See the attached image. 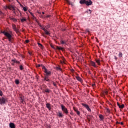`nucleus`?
<instances>
[{"label": "nucleus", "instance_id": "nucleus-1", "mask_svg": "<svg viewBox=\"0 0 128 128\" xmlns=\"http://www.w3.org/2000/svg\"><path fill=\"white\" fill-rule=\"evenodd\" d=\"M1 34H4V36H5L8 38V42H12V40H13V38L12 36V31H6V30H1L0 31Z\"/></svg>", "mask_w": 128, "mask_h": 128}, {"label": "nucleus", "instance_id": "nucleus-2", "mask_svg": "<svg viewBox=\"0 0 128 128\" xmlns=\"http://www.w3.org/2000/svg\"><path fill=\"white\" fill-rule=\"evenodd\" d=\"M42 68V70H43L44 72V74H50V72H52V71L48 70L46 66H44L43 64H41L40 66Z\"/></svg>", "mask_w": 128, "mask_h": 128}, {"label": "nucleus", "instance_id": "nucleus-3", "mask_svg": "<svg viewBox=\"0 0 128 128\" xmlns=\"http://www.w3.org/2000/svg\"><path fill=\"white\" fill-rule=\"evenodd\" d=\"M61 108L62 110V111L64 112L66 114H68V108H66L64 104L61 105Z\"/></svg>", "mask_w": 128, "mask_h": 128}, {"label": "nucleus", "instance_id": "nucleus-4", "mask_svg": "<svg viewBox=\"0 0 128 128\" xmlns=\"http://www.w3.org/2000/svg\"><path fill=\"white\" fill-rule=\"evenodd\" d=\"M6 99L4 97L2 96L0 97V104H6Z\"/></svg>", "mask_w": 128, "mask_h": 128}, {"label": "nucleus", "instance_id": "nucleus-5", "mask_svg": "<svg viewBox=\"0 0 128 128\" xmlns=\"http://www.w3.org/2000/svg\"><path fill=\"white\" fill-rule=\"evenodd\" d=\"M82 106H83L86 108L87 110H88L89 112H92V110H90V106H88V104L82 103Z\"/></svg>", "mask_w": 128, "mask_h": 128}, {"label": "nucleus", "instance_id": "nucleus-6", "mask_svg": "<svg viewBox=\"0 0 128 128\" xmlns=\"http://www.w3.org/2000/svg\"><path fill=\"white\" fill-rule=\"evenodd\" d=\"M87 6H92V2L91 0H86V4Z\"/></svg>", "mask_w": 128, "mask_h": 128}, {"label": "nucleus", "instance_id": "nucleus-7", "mask_svg": "<svg viewBox=\"0 0 128 128\" xmlns=\"http://www.w3.org/2000/svg\"><path fill=\"white\" fill-rule=\"evenodd\" d=\"M45 76L44 77V80H46V78H48V76H52V72H50L49 74H48L46 73H45Z\"/></svg>", "mask_w": 128, "mask_h": 128}, {"label": "nucleus", "instance_id": "nucleus-8", "mask_svg": "<svg viewBox=\"0 0 128 128\" xmlns=\"http://www.w3.org/2000/svg\"><path fill=\"white\" fill-rule=\"evenodd\" d=\"M41 30H42L46 34L47 36H50V33L48 32V30H46V29L45 28H41Z\"/></svg>", "mask_w": 128, "mask_h": 128}, {"label": "nucleus", "instance_id": "nucleus-9", "mask_svg": "<svg viewBox=\"0 0 128 128\" xmlns=\"http://www.w3.org/2000/svg\"><path fill=\"white\" fill-rule=\"evenodd\" d=\"M9 18L10 20H12V22H18V20H16V18H14V16H10Z\"/></svg>", "mask_w": 128, "mask_h": 128}, {"label": "nucleus", "instance_id": "nucleus-10", "mask_svg": "<svg viewBox=\"0 0 128 128\" xmlns=\"http://www.w3.org/2000/svg\"><path fill=\"white\" fill-rule=\"evenodd\" d=\"M46 107L48 108V110H52V104L50 103H47L46 104Z\"/></svg>", "mask_w": 128, "mask_h": 128}, {"label": "nucleus", "instance_id": "nucleus-11", "mask_svg": "<svg viewBox=\"0 0 128 128\" xmlns=\"http://www.w3.org/2000/svg\"><path fill=\"white\" fill-rule=\"evenodd\" d=\"M12 28L13 30H14V32H16V33H18V28H16V24H13L12 25Z\"/></svg>", "mask_w": 128, "mask_h": 128}, {"label": "nucleus", "instance_id": "nucleus-12", "mask_svg": "<svg viewBox=\"0 0 128 128\" xmlns=\"http://www.w3.org/2000/svg\"><path fill=\"white\" fill-rule=\"evenodd\" d=\"M10 128H16V124L14 122H10L9 124Z\"/></svg>", "mask_w": 128, "mask_h": 128}, {"label": "nucleus", "instance_id": "nucleus-13", "mask_svg": "<svg viewBox=\"0 0 128 128\" xmlns=\"http://www.w3.org/2000/svg\"><path fill=\"white\" fill-rule=\"evenodd\" d=\"M57 116H58V118H62L64 116L62 113L60 111L58 112L57 114Z\"/></svg>", "mask_w": 128, "mask_h": 128}, {"label": "nucleus", "instance_id": "nucleus-14", "mask_svg": "<svg viewBox=\"0 0 128 128\" xmlns=\"http://www.w3.org/2000/svg\"><path fill=\"white\" fill-rule=\"evenodd\" d=\"M76 79L77 80H78V82H82V79L80 77L78 76H76Z\"/></svg>", "mask_w": 128, "mask_h": 128}, {"label": "nucleus", "instance_id": "nucleus-15", "mask_svg": "<svg viewBox=\"0 0 128 128\" xmlns=\"http://www.w3.org/2000/svg\"><path fill=\"white\" fill-rule=\"evenodd\" d=\"M86 0H80V4H86Z\"/></svg>", "mask_w": 128, "mask_h": 128}, {"label": "nucleus", "instance_id": "nucleus-16", "mask_svg": "<svg viewBox=\"0 0 128 128\" xmlns=\"http://www.w3.org/2000/svg\"><path fill=\"white\" fill-rule=\"evenodd\" d=\"M99 118H100V122H102V120H104V116L102 114L99 115Z\"/></svg>", "mask_w": 128, "mask_h": 128}, {"label": "nucleus", "instance_id": "nucleus-17", "mask_svg": "<svg viewBox=\"0 0 128 128\" xmlns=\"http://www.w3.org/2000/svg\"><path fill=\"white\" fill-rule=\"evenodd\" d=\"M90 64L92 66H94V68H96V62H94L93 61L90 62Z\"/></svg>", "mask_w": 128, "mask_h": 128}, {"label": "nucleus", "instance_id": "nucleus-18", "mask_svg": "<svg viewBox=\"0 0 128 128\" xmlns=\"http://www.w3.org/2000/svg\"><path fill=\"white\" fill-rule=\"evenodd\" d=\"M45 92H48V94H50V92L51 90L48 88H46L45 90Z\"/></svg>", "mask_w": 128, "mask_h": 128}, {"label": "nucleus", "instance_id": "nucleus-19", "mask_svg": "<svg viewBox=\"0 0 128 128\" xmlns=\"http://www.w3.org/2000/svg\"><path fill=\"white\" fill-rule=\"evenodd\" d=\"M14 82L16 84H20V80H18V79H16L14 80Z\"/></svg>", "mask_w": 128, "mask_h": 128}, {"label": "nucleus", "instance_id": "nucleus-20", "mask_svg": "<svg viewBox=\"0 0 128 128\" xmlns=\"http://www.w3.org/2000/svg\"><path fill=\"white\" fill-rule=\"evenodd\" d=\"M67 2H68V4L72 6H74V3L70 2L69 0L67 1Z\"/></svg>", "mask_w": 128, "mask_h": 128}, {"label": "nucleus", "instance_id": "nucleus-21", "mask_svg": "<svg viewBox=\"0 0 128 128\" xmlns=\"http://www.w3.org/2000/svg\"><path fill=\"white\" fill-rule=\"evenodd\" d=\"M14 6H12V5H10L9 6H8V10H12V8H14Z\"/></svg>", "mask_w": 128, "mask_h": 128}, {"label": "nucleus", "instance_id": "nucleus-22", "mask_svg": "<svg viewBox=\"0 0 128 128\" xmlns=\"http://www.w3.org/2000/svg\"><path fill=\"white\" fill-rule=\"evenodd\" d=\"M20 21L22 22H26V18H21Z\"/></svg>", "mask_w": 128, "mask_h": 128}, {"label": "nucleus", "instance_id": "nucleus-23", "mask_svg": "<svg viewBox=\"0 0 128 128\" xmlns=\"http://www.w3.org/2000/svg\"><path fill=\"white\" fill-rule=\"evenodd\" d=\"M56 70H60V72H62V70L60 68V66L56 67Z\"/></svg>", "mask_w": 128, "mask_h": 128}, {"label": "nucleus", "instance_id": "nucleus-24", "mask_svg": "<svg viewBox=\"0 0 128 128\" xmlns=\"http://www.w3.org/2000/svg\"><path fill=\"white\" fill-rule=\"evenodd\" d=\"M118 56L119 58H122V52H120Z\"/></svg>", "mask_w": 128, "mask_h": 128}, {"label": "nucleus", "instance_id": "nucleus-25", "mask_svg": "<svg viewBox=\"0 0 128 128\" xmlns=\"http://www.w3.org/2000/svg\"><path fill=\"white\" fill-rule=\"evenodd\" d=\"M20 70H24V66H22V65L20 66Z\"/></svg>", "mask_w": 128, "mask_h": 128}, {"label": "nucleus", "instance_id": "nucleus-26", "mask_svg": "<svg viewBox=\"0 0 128 128\" xmlns=\"http://www.w3.org/2000/svg\"><path fill=\"white\" fill-rule=\"evenodd\" d=\"M60 42L61 44H66V42H64V41L62 40H61L60 41Z\"/></svg>", "mask_w": 128, "mask_h": 128}, {"label": "nucleus", "instance_id": "nucleus-27", "mask_svg": "<svg viewBox=\"0 0 128 128\" xmlns=\"http://www.w3.org/2000/svg\"><path fill=\"white\" fill-rule=\"evenodd\" d=\"M124 108V104H122L119 106V108Z\"/></svg>", "mask_w": 128, "mask_h": 128}, {"label": "nucleus", "instance_id": "nucleus-28", "mask_svg": "<svg viewBox=\"0 0 128 128\" xmlns=\"http://www.w3.org/2000/svg\"><path fill=\"white\" fill-rule=\"evenodd\" d=\"M56 48H57V50H62V47L57 46Z\"/></svg>", "mask_w": 128, "mask_h": 128}, {"label": "nucleus", "instance_id": "nucleus-29", "mask_svg": "<svg viewBox=\"0 0 128 128\" xmlns=\"http://www.w3.org/2000/svg\"><path fill=\"white\" fill-rule=\"evenodd\" d=\"M96 62L98 64H100V59L96 60Z\"/></svg>", "mask_w": 128, "mask_h": 128}, {"label": "nucleus", "instance_id": "nucleus-30", "mask_svg": "<svg viewBox=\"0 0 128 128\" xmlns=\"http://www.w3.org/2000/svg\"><path fill=\"white\" fill-rule=\"evenodd\" d=\"M46 28L48 30V28H50V24H48V25H46L45 26Z\"/></svg>", "mask_w": 128, "mask_h": 128}, {"label": "nucleus", "instance_id": "nucleus-31", "mask_svg": "<svg viewBox=\"0 0 128 128\" xmlns=\"http://www.w3.org/2000/svg\"><path fill=\"white\" fill-rule=\"evenodd\" d=\"M11 62H14V64L16 63V59L14 58V59H12L11 60Z\"/></svg>", "mask_w": 128, "mask_h": 128}, {"label": "nucleus", "instance_id": "nucleus-32", "mask_svg": "<svg viewBox=\"0 0 128 128\" xmlns=\"http://www.w3.org/2000/svg\"><path fill=\"white\" fill-rule=\"evenodd\" d=\"M52 82L54 86H55L56 88L58 87V86H56V82H54L52 81Z\"/></svg>", "mask_w": 128, "mask_h": 128}, {"label": "nucleus", "instance_id": "nucleus-33", "mask_svg": "<svg viewBox=\"0 0 128 128\" xmlns=\"http://www.w3.org/2000/svg\"><path fill=\"white\" fill-rule=\"evenodd\" d=\"M3 94H4L2 93V91L0 89V96H2Z\"/></svg>", "mask_w": 128, "mask_h": 128}, {"label": "nucleus", "instance_id": "nucleus-34", "mask_svg": "<svg viewBox=\"0 0 128 128\" xmlns=\"http://www.w3.org/2000/svg\"><path fill=\"white\" fill-rule=\"evenodd\" d=\"M38 46H40L41 48H42L44 46H42V44L38 42Z\"/></svg>", "mask_w": 128, "mask_h": 128}, {"label": "nucleus", "instance_id": "nucleus-35", "mask_svg": "<svg viewBox=\"0 0 128 128\" xmlns=\"http://www.w3.org/2000/svg\"><path fill=\"white\" fill-rule=\"evenodd\" d=\"M4 10H7L8 8V6H4Z\"/></svg>", "mask_w": 128, "mask_h": 128}, {"label": "nucleus", "instance_id": "nucleus-36", "mask_svg": "<svg viewBox=\"0 0 128 128\" xmlns=\"http://www.w3.org/2000/svg\"><path fill=\"white\" fill-rule=\"evenodd\" d=\"M76 113L78 114V116H80V111H78V110L76 112Z\"/></svg>", "mask_w": 128, "mask_h": 128}, {"label": "nucleus", "instance_id": "nucleus-37", "mask_svg": "<svg viewBox=\"0 0 128 128\" xmlns=\"http://www.w3.org/2000/svg\"><path fill=\"white\" fill-rule=\"evenodd\" d=\"M23 10L24 12H26V10H28V9L26 7H23Z\"/></svg>", "mask_w": 128, "mask_h": 128}, {"label": "nucleus", "instance_id": "nucleus-38", "mask_svg": "<svg viewBox=\"0 0 128 128\" xmlns=\"http://www.w3.org/2000/svg\"><path fill=\"white\" fill-rule=\"evenodd\" d=\"M74 112H78V108H76L74 107Z\"/></svg>", "mask_w": 128, "mask_h": 128}, {"label": "nucleus", "instance_id": "nucleus-39", "mask_svg": "<svg viewBox=\"0 0 128 128\" xmlns=\"http://www.w3.org/2000/svg\"><path fill=\"white\" fill-rule=\"evenodd\" d=\"M86 12H90V14H92V10H87Z\"/></svg>", "mask_w": 128, "mask_h": 128}, {"label": "nucleus", "instance_id": "nucleus-40", "mask_svg": "<svg viewBox=\"0 0 128 128\" xmlns=\"http://www.w3.org/2000/svg\"><path fill=\"white\" fill-rule=\"evenodd\" d=\"M38 26L40 27V28H44V26H42V24L40 23L38 24Z\"/></svg>", "mask_w": 128, "mask_h": 128}, {"label": "nucleus", "instance_id": "nucleus-41", "mask_svg": "<svg viewBox=\"0 0 128 128\" xmlns=\"http://www.w3.org/2000/svg\"><path fill=\"white\" fill-rule=\"evenodd\" d=\"M86 32H90V30L88 28L86 29Z\"/></svg>", "mask_w": 128, "mask_h": 128}, {"label": "nucleus", "instance_id": "nucleus-42", "mask_svg": "<svg viewBox=\"0 0 128 128\" xmlns=\"http://www.w3.org/2000/svg\"><path fill=\"white\" fill-rule=\"evenodd\" d=\"M42 64H38V65H36V68H40V66H41Z\"/></svg>", "mask_w": 128, "mask_h": 128}, {"label": "nucleus", "instance_id": "nucleus-43", "mask_svg": "<svg viewBox=\"0 0 128 128\" xmlns=\"http://www.w3.org/2000/svg\"><path fill=\"white\" fill-rule=\"evenodd\" d=\"M26 44H28L30 42V40H26Z\"/></svg>", "mask_w": 128, "mask_h": 128}, {"label": "nucleus", "instance_id": "nucleus-44", "mask_svg": "<svg viewBox=\"0 0 128 128\" xmlns=\"http://www.w3.org/2000/svg\"><path fill=\"white\" fill-rule=\"evenodd\" d=\"M20 100H22V102H24V98H22V97H20Z\"/></svg>", "mask_w": 128, "mask_h": 128}, {"label": "nucleus", "instance_id": "nucleus-45", "mask_svg": "<svg viewBox=\"0 0 128 128\" xmlns=\"http://www.w3.org/2000/svg\"><path fill=\"white\" fill-rule=\"evenodd\" d=\"M50 80V79H48V78H47L46 79V82H49Z\"/></svg>", "mask_w": 128, "mask_h": 128}, {"label": "nucleus", "instance_id": "nucleus-46", "mask_svg": "<svg viewBox=\"0 0 128 128\" xmlns=\"http://www.w3.org/2000/svg\"><path fill=\"white\" fill-rule=\"evenodd\" d=\"M106 110H108V112H110V109H109L108 108H106Z\"/></svg>", "mask_w": 128, "mask_h": 128}, {"label": "nucleus", "instance_id": "nucleus-47", "mask_svg": "<svg viewBox=\"0 0 128 128\" xmlns=\"http://www.w3.org/2000/svg\"><path fill=\"white\" fill-rule=\"evenodd\" d=\"M16 64H20V61L16 60Z\"/></svg>", "mask_w": 128, "mask_h": 128}, {"label": "nucleus", "instance_id": "nucleus-48", "mask_svg": "<svg viewBox=\"0 0 128 128\" xmlns=\"http://www.w3.org/2000/svg\"><path fill=\"white\" fill-rule=\"evenodd\" d=\"M117 106H118V107H120V103H118V102H117Z\"/></svg>", "mask_w": 128, "mask_h": 128}, {"label": "nucleus", "instance_id": "nucleus-49", "mask_svg": "<svg viewBox=\"0 0 128 128\" xmlns=\"http://www.w3.org/2000/svg\"><path fill=\"white\" fill-rule=\"evenodd\" d=\"M50 46L52 48H54V46L53 45H50Z\"/></svg>", "mask_w": 128, "mask_h": 128}, {"label": "nucleus", "instance_id": "nucleus-50", "mask_svg": "<svg viewBox=\"0 0 128 128\" xmlns=\"http://www.w3.org/2000/svg\"><path fill=\"white\" fill-rule=\"evenodd\" d=\"M31 16H33V18H34V14L32 13H30Z\"/></svg>", "mask_w": 128, "mask_h": 128}, {"label": "nucleus", "instance_id": "nucleus-51", "mask_svg": "<svg viewBox=\"0 0 128 128\" xmlns=\"http://www.w3.org/2000/svg\"><path fill=\"white\" fill-rule=\"evenodd\" d=\"M12 10H14H14H16V8H14V6L13 7V8H12Z\"/></svg>", "mask_w": 128, "mask_h": 128}, {"label": "nucleus", "instance_id": "nucleus-52", "mask_svg": "<svg viewBox=\"0 0 128 128\" xmlns=\"http://www.w3.org/2000/svg\"><path fill=\"white\" fill-rule=\"evenodd\" d=\"M120 124V122H116V124Z\"/></svg>", "mask_w": 128, "mask_h": 128}, {"label": "nucleus", "instance_id": "nucleus-53", "mask_svg": "<svg viewBox=\"0 0 128 128\" xmlns=\"http://www.w3.org/2000/svg\"><path fill=\"white\" fill-rule=\"evenodd\" d=\"M120 124H122V126H123V125H124V122H120Z\"/></svg>", "mask_w": 128, "mask_h": 128}, {"label": "nucleus", "instance_id": "nucleus-54", "mask_svg": "<svg viewBox=\"0 0 128 128\" xmlns=\"http://www.w3.org/2000/svg\"><path fill=\"white\" fill-rule=\"evenodd\" d=\"M92 86H96V84H92Z\"/></svg>", "mask_w": 128, "mask_h": 128}, {"label": "nucleus", "instance_id": "nucleus-55", "mask_svg": "<svg viewBox=\"0 0 128 128\" xmlns=\"http://www.w3.org/2000/svg\"><path fill=\"white\" fill-rule=\"evenodd\" d=\"M0 14H2V12L0 10Z\"/></svg>", "mask_w": 128, "mask_h": 128}, {"label": "nucleus", "instance_id": "nucleus-56", "mask_svg": "<svg viewBox=\"0 0 128 128\" xmlns=\"http://www.w3.org/2000/svg\"><path fill=\"white\" fill-rule=\"evenodd\" d=\"M68 116L70 118H72V116H70V115L68 114Z\"/></svg>", "mask_w": 128, "mask_h": 128}, {"label": "nucleus", "instance_id": "nucleus-57", "mask_svg": "<svg viewBox=\"0 0 128 128\" xmlns=\"http://www.w3.org/2000/svg\"><path fill=\"white\" fill-rule=\"evenodd\" d=\"M12 66H14V62L12 63Z\"/></svg>", "mask_w": 128, "mask_h": 128}, {"label": "nucleus", "instance_id": "nucleus-58", "mask_svg": "<svg viewBox=\"0 0 128 128\" xmlns=\"http://www.w3.org/2000/svg\"><path fill=\"white\" fill-rule=\"evenodd\" d=\"M114 58H115V60H117V58H116V56H114Z\"/></svg>", "mask_w": 128, "mask_h": 128}, {"label": "nucleus", "instance_id": "nucleus-59", "mask_svg": "<svg viewBox=\"0 0 128 128\" xmlns=\"http://www.w3.org/2000/svg\"><path fill=\"white\" fill-rule=\"evenodd\" d=\"M70 114H74V113H73L72 112H71L70 113Z\"/></svg>", "mask_w": 128, "mask_h": 128}, {"label": "nucleus", "instance_id": "nucleus-60", "mask_svg": "<svg viewBox=\"0 0 128 128\" xmlns=\"http://www.w3.org/2000/svg\"><path fill=\"white\" fill-rule=\"evenodd\" d=\"M44 88H46V86H44Z\"/></svg>", "mask_w": 128, "mask_h": 128}, {"label": "nucleus", "instance_id": "nucleus-61", "mask_svg": "<svg viewBox=\"0 0 128 128\" xmlns=\"http://www.w3.org/2000/svg\"><path fill=\"white\" fill-rule=\"evenodd\" d=\"M88 74H91V73H90V71H89V72H88Z\"/></svg>", "mask_w": 128, "mask_h": 128}, {"label": "nucleus", "instance_id": "nucleus-62", "mask_svg": "<svg viewBox=\"0 0 128 128\" xmlns=\"http://www.w3.org/2000/svg\"><path fill=\"white\" fill-rule=\"evenodd\" d=\"M42 14H44V12H42Z\"/></svg>", "mask_w": 128, "mask_h": 128}, {"label": "nucleus", "instance_id": "nucleus-63", "mask_svg": "<svg viewBox=\"0 0 128 128\" xmlns=\"http://www.w3.org/2000/svg\"><path fill=\"white\" fill-rule=\"evenodd\" d=\"M64 31H66V29H64V30H63V32H64Z\"/></svg>", "mask_w": 128, "mask_h": 128}, {"label": "nucleus", "instance_id": "nucleus-64", "mask_svg": "<svg viewBox=\"0 0 128 128\" xmlns=\"http://www.w3.org/2000/svg\"><path fill=\"white\" fill-rule=\"evenodd\" d=\"M14 14H16V12L14 11Z\"/></svg>", "mask_w": 128, "mask_h": 128}]
</instances>
